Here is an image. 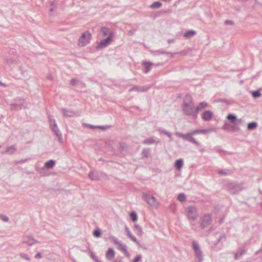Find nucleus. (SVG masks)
I'll return each instance as SVG.
<instances>
[{
    "label": "nucleus",
    "mask_w": 262,
    "mask_h": 262,
    "mask_svg": "<svg viewBox=\"0 0 262 262\" xmlns=\"http://www.w3.org/2000/svg\"><path fill=\"white\" fill-rule=\"evenodd\" d=\"M211 130H212V129H197L186 134H184L182 133L178 132L176 133V135L178 137L181 138L184 140L194 144L196 146H199L200 145V143L196 141L195 139L192 137V136L194 135L200 134H206Z\"/></svg>",
    "instance_id": "nucleus-1"
},
{
    "label": "nucleus",
    "mask_w": 262,
    "mask_h": 262,
    "mask_svg": "<svg viewBox=\"0 0 262 262\" xmlns=\"http://www.w3.org/2000/svg\"><path fill=\"white\" fill-rule=\"evenodd\" d=\"M182 110L185 115L192 116L193 119H195L194 104L190 95H187L185 96L183 102Z\"/></svg>",
    "instance_id": "nucleus-2"
},
{
    "label": "nucleus",
    "mask_w": 262,
    "mask_h": 262,
    "mask_svg": "<svg viewBox=\"0 0 262 262\" xmlns=\"http://www.w3.org/2000/svg\"><path fill=\"white\" fill-rule=\"evenodd\" d=\"M226 191L232 195L239 194L245 189V183H238L237 181H230L225 184Z\"/></svg>",
    "instance_id": "nucleus-3"
},
{
    "label": "nucleus",
    "mask_w": 262,
    "mask_h": 262,
    "mask_svg": "<svg viewBox=\"0 0 262 262\" xmlns=\"http://www.w3.org/2000/svg\"><path fill=\"white\" fill-rule=\"evenodd\" d=\"M88 177L92 181H99L102 179L108 180V176L103 172L99 171H90Z\"/></svg>",
    "instance_id": "nucleus-4"
},
{
    "label": "nucleus",
    "mask_w": 262,
    "mask_h": 262,
    "mask_svg": "<svg viewBox=\"0 0 262 262\" xmlns=\"http://www.w3.org/2000/svg\"><path fill=\"white\" fill-rule=\"evenodd\" d=\"M187 217L189 220L194 221L198 217L197 208L193 206H189L186 208Z\"/></svg>",
    "instance_id": "nucleus-5"
},
{
    "label": "nucleus",
    "mask_w": 262,
    "mask_h": 262,
    "mask_svg": "<svg viewBox=\"0 0 262 262\" xmlns=\"http://www.w3.org/2000/svg\"><path fill=\"white\" fill-rule=\"evenodd\" d=\"M91 34L89 32H85L82 34L79 38L78 45L80 47H84L90 43L91 39Z\"/></svg>",
    "instance_id": "nucleus-6"
},
{
    "label": "nucleus",
    "mask_w": 262,
    "mask_h": 262,
    "mask_svg": "<svg viewBox=\"0 0 262 262\" xmlns=\"http://www.w3.org/2000/svg\"><path fill=\"white\" fill-rule=\"evenodd\" d=\"M192 247L193 249L196 257L199 262H201L203 259V255L202 251L200 248L198 243L195 241H193L192 243Z\"/></svg>",
    "instance_id": "nucleus-7"
},
{
    "label": "nucleus",
    "mask_w": 262,
    "mask_h": 262,
    "mask_svg": "<svg viewBox=\"0 0 262 262\" xmlns=\"http://www.w3.org/2000/svg\"><path fill=\"white\" fill-rule=\"evenodd\" d=\"M113 35L114 33L113 32H111L107 37L100 40V42L97 46V49H103L106 47L112 41Z\"/></svg>",
    "instance_id": "nucleus-8"
},
{
    "label": "nucleus",
    "mask_w": 262,
    "mask_h": 262,
    "mask_svg": "<svg viewBox=\"0 0 262 262\" xmlns=\"http://www.w3.org/2000/svg\"><path fill=\"white\" fill-rule=\"evenodd\" d=\"M211 215L210 214H205L200 224V227L204 229L211 224Z\"/></svg>",
    "instance_id": "nucleus-9"
},
{
    "label": "nucleus",
    "mask_w": 262,
    "mask_h": 262,
    "mask_svg": "<svg viewBox=\"0 0 262 262\" xmlns=\"http://www.w3.org/2000/svg\"><path fill=\"white\" fill-rule=\"evenodd\" d=\"M142 197L150 206H156L157 201L156 198L153 195H150L149 194L143 193L142 194Z\"/></svg>",
    "instance_id": "nucleus-10"
},
{
    "label": "nucleus",
    "mask_w": 262,
    "mask_h": 262,
    "mask_svg": "<svg viewBox=\"0 0 262 262\" xmlns=\"http://www.w3.org/2000/svg\"><path fill=\"white\" fill-rule=\"evenodd\" d=\"M149 85L139 86L134 85L132 88L129 89V92L136 91L137 92H146L149 88Z\"/></svg>",
    "instance_id": "nucleus-11"
},
{
    "label": "nucleus",
    "mask_w": 262,
    "mask_h": 262,
    "mask_svg": "<svg viewBox=\"0 0 262 262\" xmlns=\"http://www.w3.org/2000/svg\"><path fill=\"white\" fill-rule=\"evenodd\" d=\"M208 106V104L206 102H201L195 108L194 118H196L199 112L203 108Z\"/></svg>",
    "instance_id": "nucleus-12"
},
{
    "label": "nucleus",
    "mask_w": 262,
    "mask_h": 262,
    "mask_svg": "<svg viewBox=\"0 0 262 262\" xmlns=\"http://www.w3.org/2000/svg\"><path fill=\"white\" fill-rule=\"evenodd\" d=\"M213 116V113L209 110L205 111L202 114V119L205 121L210 120Z\"/></svg>",
    "instance_id": "nucleus-13"
},
{
    "label": "nucleus",
    "mask_w": 262,
    "mask_h": 262,
    "mask_svg": "<svg viewBox=\"0 0 262 262\" xmlns=\"http://www.w3.org/2000/svg\"><path fill=\"white\" fill-rule=\"evenodd\" d=\"M23 242L29 246H32L34 244L38 243V241L34 239L32 236H27L24 238Z\"/></svg>",
    "instance_id": "nucleus-14"
},
{
    "label": "nucleus",
    "mask_w": 262,
    "mask_h": 262,
    "mask_svg": "<svg viewBox=\"0 0 262 262\" xmlns=\"http://www.w3.org/2000/svg\"><path fill=\"white\" fill-rule=\"evenodd\" d=\"M115 252L113 248H108L105 253V257L108 260H112L115 257Z\"/></svg>",
    "instance_id": "nucleus-15"
},
{
    "label": "nucleus",
    "mask_w": 262,
    "mask_h": 262,
    "mask_svg": "<svg viewBox=\"0 0 262 262\" xmlns=\"http://www.w3.org/2000/svg\"><path fill=\"white\" fill-rule=\"evenodd\" d=\"M22 108H25V106L22 103H14L10 104V110L11 111H17Z\"/></svg>",
    "instance_id": "nucleus-16"
},
{
    "label": "nucleus",
    "mask_w": 262,
    "mask_h": 262,
    "mask_svg": "<svg viewBox=\"0 0 262 262\" xmlns=\"http://www.w3.org/2000/svg\"><path fill=\"white\" fill-rule=\"evenodd\" d=\"M63 116L64 117H72L75 116V113L74 111L69 110L65 108H61Z\"/></svg>",
    "instance_id": "nucleus-17"
},
{
    "label": "nucleus",
    "mask_w": 262,
    "mask_h": 262,
    "mask_svg": "<svg viewBox=\"0 0 262 262\" xmlns=\"http://www.w3.org/2000/svg\"><path fill=\"white\" fill-rule=\"evenodd\" d=\"M52 130L57 137L58 140L59 142V143L62 144L63 143L62 134L60 133L59 129L58 128L57 126L56 127H52Z\"/></svg>",
    "instance_id": "nucleus-18"
},
{
    "label": "nucleus",
    "mask_w": 262,
    "mask_h": 262,
    "mask_svg": "<svg viewBox=\"0 0 262 262\" xmlns=\"http://www.w3.org/2000/svg\"><path fill=\"white\" fill-rule=\"evenodd\" d=\"M153 64L150 61H144L142 62V65L144 67L143 72L145 73H147L151 70V66Z\"/></svg>",
    "instance_id": "nucleus-19"
},
{
    "label": "nucleus",
    "mask_w": 262,
    "mask_h": 262,
    "mask_svg": "<svg viewBox=\"0 0 262 262\" xmlns=\"http://www.w3.org/2000/svg\"><path fill=\"white\" fill-rule=\"evenodd\" d=\"M152 53H153L154 55H161V54H166V55L170 54V57L171 58L173 57V55L174 54L171 53L170 52H166L163 49H159L158 50L153 51Z\"/></svg>",
    "instance_id": "nucleus-20"
},
{
    "label": "nucleus",
    "mask_w": 262,
    "mask_h": 262,
    "mask_svg": "<svg viewBox=\"0 0 262 262\" xmlns=\"http://www.w3.org/2000/svg\"><path fill=\"white\" fill-rule=\"evenodd\" d=\"M118 249L126 256H129V253L126 249V246L125 244H122L121 242L118 245Z\"/></svg>",
    "instance_id": "nucleus-21"
},
{
    "label": "nucleus",
    "mask_w": 262,
    "mask_h": 262,
    "mask_svg": "<svg viewBox=\"0 0 262 262\" xmlns=\"http://www.w3.org/2000/svg\"><path fill=\"white\" fill-rule=\"evenodd\" d=\"M142 143L145 145H149L158 143V142L156 141L155 138L152 137L143 140Z\"/></svg>",
    "instance_id": "nucleus-22"
},
{
    "label": "nucleus",
    "mask_w": 262,
    "mask_h": 262,
    "mask_svg": "<svg viewBox=\"0 0 262 262\" xmlns=\"http://www.w3.org/2000/svg\"><path fill=\"white\" fill-rule=\"evenodd\" d=\"M56 161L54 160H50L45 163V167L47 169H52L55 165Z\"/></svg>",
    "instance_id": "nucleus-23"
},
{
    "label": "nucleus",
    "mask_w": 262,
    "mask_h": 262,
    "mask_svg": "<svg viewBox=\"0 0 262 262\" xmlns=\"http://www.w3.org/2000/svg\"><path fill=\"white\" fill-rule=\"evenodd\" d=\"M183 163L184 161L182 159H178L174 163V166L176 167L177 169L180 170L183 167Z\"/></svg>",
    "instance_id": "nucleus-24"
},
{
    "label": "nucleus",
    "mask_w": 262,
    "mask_h": 262,
    "mask_svg": "<svg viewBox=\"0 0 262 262\" xmlns=\"http://www.w3.org/2000/svg\"><path fill=\"white\" fill-rule=\"evenodd\" d=\"M196 34L194 30H188L184 34V37L186 38H190Z\"/></svg>",
    "instance_id": "nucleus-25"
},
{
    "label": "nucleus",
    "mask_w": 262,
    "mask_h": 262,
    "mask_svg": "<svg viewBox=\"0 0 262 262\" xmlns=\"http://www.w3.org/2000/svg\"><path fill=\"white\" fill-rule=\"evenodd\" d=\"M217 173L220 176H228L232 173V171L228 169H222L218 171Z\"/></svg>",
    "instance_id": "nucleus-26"
},
{
    "label": "nucleus",
    "mask_w": 262,
    "mask_h": 262,
    "mask_svg": "<svg viewBox=\"0 0 262 262\" xmlns=\"http://www.w3.org/2000/svg\"><path fill=\"white\" fill-rule=\"evenodd\" d=\"M227 119L229 120L230 122L231 123H235V121L237 120V117L235 115L233 114H229L227 116Z\"/></svg>",
    "instance_id": "nucleus-27"
},
{
    "label": "nucleus",
    "mask_w": 262,
    "mask_h": 262,
    "mask_svg": "<svg viewBox=\"0 0 262 262\" xmlns=\"http://www.w3.org/2000/svg\"><path fill=\"white\" fill-rule=\"evenodd\" d=\"M257 126L258 124L256 122L252 121L248 123L247 129L250 130H253L256 129Z\"/></svg>",
    "instance_id": "nucleus-28"
},
{
    "label": "nucleus",
    "mask_w": 262,
    "mask_h": 262,
    "mask_svg": "<svg viewBox=\"0 0 262 262\" xmlns=\"http://www.w3.org/2000/svg\"><path fill=\"white\" fill-rule=\"evenodd\" d=\"M16 150V148L15 145H11L7 147L5 153H7L10 155L13 154Z\"/></svg>",
    "instance_id": "nucleus-29"
},
{
    "label": "nucleus",
    "mask_w": 262,
    "mask_h": 262,
    "mask_svg": "<svg viewBox=\"0 0 262 262\" xmlns=\"http://www.w3.org/2000/svg\"><path fill=\"white\" fill-rule=\"evenodd\" d=\"M150 155V150L149 148H144L141 152L142 158H148Z\"/></svg>",
    "instance_id": "nucleus-30"
},
{
    "label": "nucleus",
    "mask_w": 262,
    "mask_h": 262,
    "mask_svg": "<svg viewBox=\"0 0 262 262\" xmlns=\"http://www.w3.org/2000/svg\"><path fill=\"white\" fill-rule=\"evenodd\" d=\"M83 126L84 127H88L89 128L91 129H95V128H100V129H104L106 127L104 126H95L93 125H91L88 123H83Z\"/></svg>",
    "instance_id": "nucleus-31"
},
{
    "label": "nucleus",
    "mask_w": 262,
    "mask_h": 262,
    "mask_svg": "<svg viewBox=\"0 0 262 262\" xmlns=\"http://www.w3.org/2000/svg\"><path fill=\"white\" fill-rule=\"evenodd\" d=\"M110 29L106 27H102L100 29V32L102 34L103 36H106L107 35L109 36Z\"/></svg>",
    "instance_id": "nucleus-32"
},
{
    "label": "nucleus",
    "mask_w": 262,
    "mask_h": 262,
    "mask_svg": "<svg viewBox=\"0 0 262 262\" xmlns=\"http://www.w3.org/2000/svg\"><path fill=\"white\" fill-rule=\"evenodd\" d=\"M246 252V251L245 249H239L237 251V252L235 254L234 258L237 259L239 257L245 254Z\"/></svg>",
    "instance_id": "nucleus-33"
},
{
    "label": "nucleus",
    "mask_w": 262,
    "mask_h": 262,
    "mask_svg": "<svg viewBox=\"0 0 262 262\" xmlns=\"http://www.w3.org/2000/svg\"><path fill=\"white\" fill-rule=\"evenodd\" d=\"M135 229L137 231V234L138 235L142 236L143 234V231L140 225L137 224H135L134 225Z\"/></svg>",
    "instance_id": "nucleus-34"
},
{
    "label": "nucleus",
    "mask_w": 262,
    "mask_h": 262,
    "mask_svg": "<svg viewBox=\"0 0 262 262\" xmlns=\"http://www.w3.org/2000/svg\"><path fill=\"white\" fill-rule=\"evenodd\" d=\"M162 6V3L159 1L154 2L150 6L151 9H158Z\"/></svg>",
    "instance_id": "nucleus-35"
},
{
    "label": "nucleus",
    "mask_w": 262,
    "mask_h": 262,
    "mask_svg": "<svg viewBox=\"0 0 262 262\" xmlns=\"http://www.w3.org/2000/svg\"><path fill=\"white\" fill-rule=\"evenodd\" d=\"M231 125L230 131L231 132H237L240 130V127L236 124Z\"/></svg>",
    "instance_id": "nucleus-36"
},
{
    "label": "nucleus",
    "mask_w": 262,
    "mask_h": 262,
    "mask_svg": "<svg viewBox=\"0 0 262 262\" xmlns=\"http://www.w3.org/2000/svg\"><path fill=\"white\" fill-rule=\"evenodd\" d=\"M226 240V236L225 234H222L219 238L217 239L216 242L215 243V245H216L219 244L221 242H224Z\"/></svg>",
    "instance_id": "nucleus-37"
},
{
    "label": "nucleus",
    "mask_w": 262,
    "mask_h": 262,
    "mask_svg": "<svg viewBox=\"0 0 262 262\" xmlns=\"http://www.w3.org/2000/svg\"><path fill=\"white\" fill-rule=\"evenodd\" d=\"M158 130L160 133H162V134H164L165 135L167 136L169 138H172V134H171V133L166 131L165 129H162L161 128H159L158 129Z\"/></svg>",
    "instance_id": "nucleus-38"
},
{
    "label": "nucleus",
    "mask_w": 262,
    "mask_h": 262,
    "mask_svg": "<svg viewBox=\"0 0 262 262\" xmlns=\"http://www.w3.org/2000/svg\"><path fill=\"white\" fill-rule=\"evenodd\" d=\"M6 62L8 64H9L10 66L12 65V64H16L17 63V61L16 59H13L12 58H9L6 59Z\"/></svg>",
    "instance_id": "nucleus-39"
},
{
    "label": "nucleus",
    "mask_w": 262,
    "mask_h": 262,
    "mask_svg": "<svg viewBox=\"0 0 262 262\" xmlns=\"http://www.w3.org/2000/svg\"><path fill=\"white\" fill-rule=\"evenodd\" d=\"M186 199V195L184 193H181L178 196V200L181 202H184Z\"/></svg>",
    "instance_id": "nucleus-40"
},
{
    "label": "nucleus",
    "mask_w": 262,
    "mask_h": 262,
    "mask_svg": "<svg viewBox=\"0 0 262 262\" xmlns=\"http://www.w3.org/2000/svg\"><path fill=\"white\" fill-rule=\"evenodd\" d=\"M130 217L133 222H136L138 219L137 214L135 211H132L129 214Z\"/></svg>",
    "instance_id": "nucleus-41"
},
{
    "label": "nucleus",
    "mask_w": 262,
    "mask_h": 262,
    "mask_svg": "<svg viewBox=\"0 0 262 262\" xmlns=\"http://www.w3.org/2000/svg\"><path fill=\"white\" fill-rule=\"evenodd\" d=\"M261 93L260 92V90H256L252 92V96L254 98H257L261 96Z\"/></svg>",
    "instance_id": "nucleus-42"
},
{
    "label": "nucleus",
    "mask_w": 262,
    "mask_h": 262,
    "mask_svg": "<svg viewBox=\"0 0 262 262\" xmlns=\"http://www.w3.org/2000/svg\"><path fill=\"white\" fill-rule=\"evenodd\" d=\"M109 239L117 245H118L120 243V242L119 241L115 236L113 235L109 236Z\"/></svg>",
    "instance_id": "nucleus-43"
},
{
    "label": "nucleus",
    "mask_w": 262,
    "mask_h": 262,
    "mask_svg": "<svg viewBox=\"0 0 262 262\" xmlns=\"http://www.w3.org/2000/svg\"><path fill=\"white\" fill-rule=\"evenodd\" d=\"M19 255L20 256V257L27 261H30L31 260V258H30V257L28 256V255H27V254L26 253H20L19 254Z\"/></svg>",
    "instance_id": "nucleus-44"
},
{
    "label": "nucleus",
    "mask_w": 262,
    "mask_h": 262,
    "mask_svg": "<svg viewBox=\"0 0 262 262\" xmlns=\"http://www.w3.org/2000/svg\"><path fill=\"white\" fill-rule=\"evenodd\" d=\"M102 234L100 229H96L93 231V235L96 237H99Z\"/></svg>",
    "instance_id": "nucleus-45"
},
{
    "label": "nucleus",
    "mask_w": 262,
    "mask_h": 262,
    "mask_svg": "<svg viewBox=\"0 0 262 262\" xmlns=\"http://www.w3.org/2000/svg\"><path fill=\"white\" fill-rule=\"evenodd\" d=\"M49 122L50 125L52 127H56L57 126L55 120L54 119H52L50 117H49Z\"/></svg>",
    "instance_id": "nucleus-46"
},
{
    "label": "nucleus",
    "mask_w": 262,
    "mask_h": 262,
    "mask_svg": "<svg viewBox=\"0 0 262 262\" xmlns=\"http://www.w3.org/2000/svg\"><path fill=\"white\" fill-rule=\"evenodd\" d=\"M125 231L127 236L130 238H132L133 235L132 234L129 229L127 226H125Z\"/></svg>",
    "instance_id": "nucleus-47"
},
{
    "label": "nucleus",
    "mask_w": 262,
    "mask_h": 262,
    "mask_svg": "<svg viewBox=\"0 0 262 262\" xmlns=\"http://www.w3.org/2000/svg\"><path fill=\"white\" fill-rule=\"evenodd\" d=\"M231 124L228 123H225L224 125L222 127V129L224 130L230 131Z\"/></svg>",
    "instance_id": "nucleus-48"
},
{
    "label": "nucleus",
    "mask_w": 262,
    "mask_h": 262,
    "mask_svg": "<svg viewBox=\"0 0 262 262\" xmlns=\"http://www.w3.org/2000/svg\"><path fill=\"white\" fill-rule=\"evenodd\" d=\"M142 259L141 255H137L133 260L132 262H141Z\"/></svg>",
    "instance_id": "nucleus-49"
},
{
    "label": "nucleus",
    "mask_w": 262,
    "mask_h": 262,
    "mask_svg": "<svg viewBox=\"0 0 262 262\" xmlns=\"http://www.w3.org/2000/svg\"><path fill=\"white\" fill-rule=\"evenodd\" d=\"M0 219L5 222H7L9 221V217L3 214H0Z\"/></svg>",
    "instance_id": "nucleus-50"
},
{
    "label": "nucleus",
    "mask_w": 262,
    "mask_h": 262,
    "mask_svg": "<svg viewBox=\"0 0 262 262\" xmlns=\"http://www.w3.org/2000/svg\"><path fill=\"white\" fill-rule=\"evenodd\" d=\"M218 102L225 103L227 104H230L231 101L226 99H219Z\"/></svg>",
    "instance_id": "nucleus-51"
},
{
    "label": "nucleus",
    "mask_w": 262,
    "mask_h": 262,
    "mask_svg": "<svg viewBox=\"0 0 262 262\" xmlns=\"http://www.w3.org/2000/svg\"><path fill=\"white\" fill-rule=\"evenodd\" d=\"M28 160H29V159L28 158H26V159H21V160H19V161H14V163L15 164H21V163H25V162L28 161Z\"/></svg>",
    "instance_id": "nucleus-52"
},
{
    "label": "nucleus",
    "mask_w": 262,
    "mask_h": 262,
    "mask_svg": "<svg viewBox=\"0 0 262 262\" xmlns=\"http://www.w3.org/2000/svg\"><path fill=\"white\" fill-rule=\"evenodd\" d=\"M78 80L76 78H72L70 80V84L73 86H75L77 84Z\"/></svg>",
    "instance_id": "nucleus-53"
},
{
    "label": "nucleus",
    "mask_w": 262,
    "mask_h": 262,
    "mask_svg": "<svg viewBox=\"0 0 262 262\" xmlns=\"http://www.w3.org/2000/svg\"><path fill=\"white\" fill-rule=\"evenodd\" d=\"M91 257L96 262H101L100 260L98 259L97 256H96L93 252H91Z\"/></svg>",
    "instance_id": "nucleus-54"
},
{
    "label": "nucleus",
    "mask_w": 262,
    "mask_h": 262,
    "mask_svg": "<svg viewBox=\"0 0 262 262\" xmlns=\"http://www.w3.org/2000/svg\"><path fill=\"white\" fill-rule=\"evenodd\" d=\"M130 239L134 242L135 243H136L139 247H141V245L140 244L139 242L135 236L133 235L132 237V238H130Z\"/></svg>",
    "instance_id": "nucleus-55"
},
{
    "label": "nucleus",
    "mask_w": 262,
    "mask_h": 262,
    "mask_svg": "<svg viewBox=\"0 0 262 262\" xmlns=\"http://www.w3.org/2000/svg\"><path fill=\"white\" fill-rule=\"evenodd\" d=\"M225 24L226 25H233L234 24V22L231 20H226L225 21Z\"/></svg>",
    "instance_id": "nucleus-56"
},
{
    "label": "nucleus",
    "mask_w": 262,
    "mask_h": 262,
    "mask_svg": "<svg viewBox=\"0 0 262 262\" xmlns=\"http://www.w3.org/2000/svg\"><path fill=\"white\" fill-rule=\"evenodd\" d=\"M21 74L23 75V76L25 77H26L28 76V72H27V71H22Z\"/></svg>",
    "instance_id": "nucleus-57"
},
{
    "label": "nucleus",
    "mask_w": 262,
    "mask_h": 262,
    "mask_svg": "<svg viewBox=\"0 0 262 262\" xmlns=\"http://www.w3.org/2000/svg\"><path fill=\"white\" fill-rule=\"evenodd\" d=\"M35 257L36 258H40L41 257V254L40 252H38L35 256Z\"/></svg>",
    "instance_id": "nucleus-58"
},
{
    "label": "nucleus",
    "mask_w": 262,
    "mask_h": 262,
    "mask_svg": "<svg viewBox=\"0 0 262 262\" xmlns=\"http://www.w3.org/2000/svg\"><path fill=\"white\" fill-rule=\"evenodd\" d=\"M120 148L121 150H123L125 148V144L124 143H120Z\"/></svg>",
    "instance_id": "nucleus-59"
},
{
    "label": "nucleus",
    "mask_w": 262,
    "mask_h": 262,
    "mask_svg": "<svg viewBox=\"0 0 262 262\" xmlns=\"http://www.w3.org/2000/svg\"><path fill=\"white\" fill-rule=\"evenodd\" d=\"M51 6H52V7L50 9V11L52 12L54 10V3L53 2L51 3Z\"/></svg>",
    "instance_id": "nucleus-60"
},
{
    "label": "nucleus",
    "mask_w": 262,
    "mask_h": 262,
    "mask_svg": "<svg viewBox=\"0 0 262 262\" xmlns=\"http://www.w3.org/2000/svg\"><path fill=\"white\" fill-rule=\"evenodd\" d=\"M216 152L220 153V154H221V152H226V151H225L221 149H216Z\"/></svg>",
    "instance_id": "nucleus-61"
},
{
    "label": "nucleus",
    "mask_w": 262,
    "mask_h": 262,
    "mask_svg": "<svg viewBox=\"0 0 262 262\" xmlns=\"http://www.w3.org/2000/svg\"><path fill=\"white\" fill-rule=\"evenodd\" d=\"M168 43H171L174 42V40L173 39H169L167 40Z\"/></svg>",
    "instance_id": "nucleus-62"
},
{
    "label": "nucleus",
    "mask_w": 262,
    "mask_h": 262,
    "mask_svg": "<svg viewBox=\"0 0 262 262\" xmlns=\"http://www.w3.org/2000/svg\"><path fill=\"white\" fill-rule=\"evenodd\" d=\"M262 253V252H261V251H260V249H259V250H258L256 251L254 253V255H258V254H259V253Z\"/></svg>",
    "instance_id": "nucleus-63"
},
{
    "label": "nucleus",
    "mask_w": 262,
    "mask_h": 262,
    "mask_svg": "<svg viewBox=\"0 0 262 262\" xmlns=\"http://www.w3.org/2000/svg\"><path fill=\"white\" fill-rule=\"evenodd\" d=\"M177 54H180L181 55H185V51H181L180 52L177 53Z\"/></svg>",
    "instance_id": "nucleus-64"
}]
</instances>
